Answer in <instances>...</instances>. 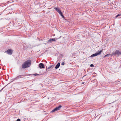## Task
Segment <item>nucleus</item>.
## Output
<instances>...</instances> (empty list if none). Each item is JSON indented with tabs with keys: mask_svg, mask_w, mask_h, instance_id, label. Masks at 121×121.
Here are the masks:
<instances>
[{
	"mask_svg": "<svg viewBox=\"0 0 121 121\" xmlns=\"http://www.w3.org/2000/svg\"><path fill=\"white\" fill-rule=\"evenodd\" d=\"M1 91V90H0V91Z\"/></svg>",
	"mask_w": 121,
	"mask_h": 121,
	"instance_id": "obj_24",
	"label": "nucleus"
},
{
	"mask_svg": "<svg viewBox=\"0 0 121 121\" xmlns=\"http://www.w3.org/2000/svg\"><path fill=\"white\" fill-rule=\"evenodd\" d=\"M56 111L55 108H54V109L53 110H52V111L51 112H55Z\"/></svg>",
	"mask_w": 121,
	"mask_h": 121,
	"instance_id": "obj_12",
	"label": "nucleus"
},
{
	"mask_svg": "<svg viewBox=\"0 0 121 121\" xmlns=\"http://www.w3.org/2000/svg\"><path fill=\"white\" fill-rule=\"evenodd\" d=\"M86 76V75H84V76L83 77H84V76Z\"/></svg>",
	"mask_w": 121,
	"mask_h": 121,
	"instance_id": "obj_23",
	"label": "nucleus"
},
{
	"mask_svg": "<svg viewBox=\"0 0 121 121\" xmlns=\"http://www.w3.org/2000/svg\"><path fill=\"white\" fill-rule=\"evenodd\" d=\"M106 55H105L104 57H103L104 58L105 57H106Z\"/></svg>",
	"mask_w": 121,
	"mask_h": 121,
	"instance_id": "obj_21",
	"label": "nucleus"
},
{
	"mask_svg": "<svg viewBox=\"0 0 121 121\" xmlns=\"http://www.w3.org/2000/svg\"><path fill=\"white\" fill-rule=\"evenodd\" d=\"M121 15V14H117L115 17L116 18L118 16H120Z\"/></svg>",
	"mask_w": 121,
	"mask_h": 121,
	"instance_id": "obj_13",
	"label": "nucleus"
},
{
	"mask_svg": "<svg viewBox=\"0 0 121 121\" xmlns=\"http://www.w3.org/2000/svg\"><path fill=\"white\" fill-rule=\"evenodd\" d=\"M59 13L61 16L62 17H64V16L63 15L62 13V12H60V13Z\"/></svg>",
	"mask_w": 121,
	"mask_h": 121,
	"instance_id": "obj_11",
	"label": "nucleus"
},
{
	"mask_svg": "<svg viewBox=\"0 0 121 121\" xmlns=\"http://www.w3.org/2000/svg\"><path fill=\"white\" fill-rule=\"evenodd\" d=\"M76 53V52H74L73 53V56L74 55H75Z\"/></svg>",
	"mask_w": 121,
	"mask_h": 121,
	"instance_id": "obj_18",
	"label": "nucleus"
},
{
	"mask_svg": "<svg viewBox=\"0 0 121 121\" xmlns=\"http://www.w3.org/2000/svg\"><path fill=\"white\" fill-rule=\"evenodd\" d=\"M90 66L91 67H94V65L93 64H91Z\"/></svg>",
	"mask_w": 121,
	"mask_h": 121,
	"instance_id": "obj_17",
	"label": "nucleus"
},
{
	"mask_svg": "<svg viewBox=\"0 0 121 121\" xmlns=\"http://www.w3.org/2000/svg\"><path fill=\"white\" fill-rule=\"evenodd\" d=\"M64 64H65L64 62H63L61 64V65H64Z\"/></svg>",
	"mask_w": 121,
	"mask_h": 121,
	"instance_id": "obj_16",
	"label": "nucleus"
},
{
	"mask_svg": "<svg viewBox=\"0 0 121 121\" xmlns=\"http://www.w3.org/2000/svg\"><path fill=\"white\" fill-rule=\"evenodd\" d=\"M52 66L51 65V66H50L48 67L47 68V67H46V70H47V69H49L50 68L52 67Z\"/></svg>",
	"mask_w": 121,
	"mask_h": 121,
	"instance_id": "obj_14",
	"label": "nucleus"
},
{
	"mask_svg": "<svg viewBox=\"0 0 121 121\" xmlns=\"http://www.w3.org/2000/svg\"><path fill=\"white\" fill-rule=\"evenodd\" d=\"M84 82H82V84H84Z\"/></svg>",
	"mask_w": 121,
	"mask_h": 121,
	"instance_id": "obj_22",
	"label": "nucleus"
},
{
	"mask_svg": "<svg viewBox=\"0 0 121 121\" xmlns=\"http://www.w3.org/2000/svg\"><path fill=\"white\" fill-rule=\"evenodd\" d=\"M17 121H21V120L19 119H18L17 120Z\"/></svg>",
	"mask_w": 121,
	"mask_h": 121,
	"instance_id": "obj_19",
	"label": "nucleus"
},
{
	"mask_svg": "<svg viewBox=\"0 0 121 121\" xmlns=\"http://www.w3.org/2000/svg\"><path fill=\"white\" fill-rule=\"evenodd\" d=\"M121 54V52L120 51L118 50H116L115 52H113L111 54V56H114L116 55L118 56Z\"/></svg>",
	"mask_w": 121,
	"mask_h": 121,
	"instance_id": "obj_2",
	"label": "nucleus"
},
{
	"mask_svg": "<svg viewBox=\"0 0 121 121\" xmlns=\"http://www.w3.org/2000/svg\"><path fill=\"white\" fill-rule=\"evenodd\" d=\"M60 65V63H57V65L56 66L55 68L56 69H57L59 67Z\"/></svg>",
	"mask_w": 121,
	"mask_h": 121,
	"instance_id": "obj_9",
	"label": "nucleus"
},
{
	"mask_svg": "<svg viewBox=\"0 0 121 121\" xmlns=\"http://www.w3.org/2000/svg\"><path fill=\"white\" fill-rule=\"evenodd\" d=\"M102 52V50H101L99 52H97L95 53L94 54L90 56V57H93L95 56H97V55H100Z\"/></svg>",
	"mask_w": 121,
	"mask_h": 121,
	"instance_id": "obj_3",
	"label": "nucleus"
},
{
	"mask_svg": "<svg viewBox=\"0 0 121 121\" xmlns=\"http://www.w3.org/2000/svg\"><path fill=\"white\" fill-rule=\"evenodd\" d=\"M39 68L40 69L44 68V65L42 63H40L39 64Z\"/></svg>",
	"mask_w": 121,
	"mask_h": 121,
	"instance_id": "obj_7",
	"label": "nucleus"
},
{
	"mask_svg": "<svg viewBox=\"0 0 121 121\" xmlns=\"http://www.w3.org/2000/svg\"><path fill=\"white\" fill-rule=\"evenodd\" d=\"M59 13L60 12H61V11L58 8L55 7L54 8Z\"/></svg>",
	"mask_w": 121,
	"mask_h": 121,
	"instance_id": "obj_8",
	"label": "nucleus"
},
{
	"mask_svg": "<svg viewBox=\"0 0 121 121\" xmlns=\"http://www.w3.org/2000/svg\"><path fill=\"white\" fill-rule=\"evenodd\" d=\"M38 74L35 73L34 74V75L35 76H36L37 75H38Z\"/></svg>",
	"mask_w": 121,
	"mask_h": 121,
	"instance_id": "obj_20",
	"label": "nucleus"
},
{
	"mask_svg": "<svg viewBox=\"0 0 121 121\" xmlns=\"http://www.w3.org/2000/svg\"><path fill=\"white\" fill-rule=\"evenodd\" d=\"M22 76V75H21L18 76H17L15 78H14L13 79H11V80H12V81H14V80H17L18 79L20 78H21Z\"/></svg>",
	"mask_w": 121,
	"mask_h": 121,
	"instance_id": "obj_6",
	"label": "nucleus"
},
{
	"mask_svg": "<svg viewBox=\"0 0 121 121\" xmlns=\"http://www.w3.org/2000/svg\"><path fill=\"white\" fill-rule=\"evenodd\" d=\"M61 36H60L58 38H52V39H49L48 40V42L49 43H51L52 42H54L56 41V40L58 39H59L61 37Z\"/></svg>",
	"mask_w": 121,
	"mask_h": 121,
	"instance_id": "obj_4",
	"label": "nucleus"
},
{
	"mask_svg": "<svg viewBox=\"0 0 121 121\" xmlns=\"http://www.w3.org/2000/svg\"><path fill=\"white\" fill-rule=\"evenodd\" d=\"M61 106H59L58 107H56L55 108L56 111H57L58 110H60L61 108Z\"/></svg>",
	"mask_w": 121,
	"mask_h": 121,
	"instance_id": "obj_10",
	"label": "nucleus"
},
{
	"mask_svg": "<svg viewBox=\"0 0 121 121\" xmlns=\"http://www.w3.org/2000/svg\"><path fill=\"white\" fill-rule=\"evenodd\" d=\"M111 55V54H108L106 55V57H108V56H110Z\"/></svg>",
	"mask_w": 121,
	"mask_h": 121,
	"instance_id": "obj_15",
	"label": "nucleus"
},
{
	"mask_svg": "<svg viewBox=\"0 0 121 121\" xmlns=\"http://www.w3.org/2000/svg\"><path fill=\"white\" fill-rule=\"evenodd\" d=\"M4 52L6 53L9 55H11L13 51L11 49H8L7 51H5Z\"/></svg>",
	"mask_w": 121,
	"mask_h": 121,
	"instance_id": "obj_5",
	"label": "nucleus"
},
{
	"mask_svg": "<svg viewBox=\"0 0 121 121\" xmlns=\"http://www.w3.org/2000/svg\"><path fill=\"white\" fill-rule=\"evenodd\" d=\"M31 61L30 60H28L26 61L22 65V68L24 69L30 67L31 65Z\"/></svg>",
	"mask_w": 121,
	"mask_h": 121,
	"instance_id": "obj_1",
	"label": "nucleus"
}]
</instances>
